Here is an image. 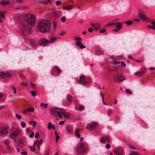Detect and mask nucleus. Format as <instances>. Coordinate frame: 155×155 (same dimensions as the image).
Listing matches in <instances>:
<instances>
[{
    "mask_svg": "<svg viewBox=\"0 0 155 155\" xmlns=\"http://www.w3.org/2000/svg\"><path fill=\"white\" fill-rule=\"evenodd\" d=\"M110 145L109 143L107 144L106 145V147L107 149L110 148Z\"/></svg>",
    "mask_w": 155,
    "mask_h": 155,
    "instance_id": "nucleus-61",
    "label": "nucleus"
},
{
    "mask_svg": "<svg viewBox=\"0 0 155 155\" xmlns=\"http://www.w3.org/2000/svg\"><path fill=\"white\" fill-rule=\"evenodd\" d=\"M74 38V40L77 41V43H76V45L77 46L79 45V44H80L81 41L82 39L80 37H75Z\"/></svg>",
    "mask_w": 155,
    "mask_h": 155,
    "instance_id": "nucleus-13",
    "label": "nucleus"
},
{
    "mask_svg": "<svg viewBox=\"0 0 155 155\" xmlns=\"http://www.w3.org/2000/svg\"><path fill=\"white\" fill-rule=\"evenodd\" d=\"M101 95L102 97V101H103V104H104V105H106V104L105 103L104 101V96L103 94L101 93Z\"/></svg>",
    "mask_w": 155,
    "mask_h": 155,
    "instance_id": "nucleus-47",
    "label": "nucleus"
},
{
    "mask_svg": "<svg viewBox=\"0 0 155 155\" xmlns=\"http://www.w3.org/2000/svg\"><path fill=\"white\" fill-rule=\"evenodd\" d=\"M49 43V40L43 38H40L38 40V44L41 46H45L47 45Z\"/></svg>",
    "mask_w": 155,
    "mask_h": 155,
    "instance_id": "nucleus-7",
    "label": "nucleus"
},
{
    "mask_svg": "<svg viewBox=\"0 0 155 155\" xmlns=\"http://www.w3.org/2000/svg\"><path fill=\"white\" fill-rule=\"evenodd\" d=\"M100 28V27H99V25H95V26H94V28L95 29H98V28Z\"/></svg>",
    "mask_w": 155,
    "mask_h": 155,
    "instance_id": "nucleus-59",
    "label": "nucleus"
},
{
    "mask_svg": "<svg viewBox=\"0 0 155 155\" xmlns=\"http://www.w3.org/2000/svg\"><path fill=\"white\" fill-rule=\"evenodd\" d=\"M106 31V29L105 28H103L99 32L100 33H103L104 32Z\"/></svg>",
    "mask_w": 155,
    "mask_h": 155,
    "instance_id": "nucleus-60",
    "label": "nucleus"
},
{
    "mask_svg": "<svg viewBox=\"0 0 155 155\" xmlns=\"http://www.w3.org/2000/svg\"><path fill=\"white\" fill-rule=\"evenodd\" d=\"M124 80V76L122 74H117L114 75V81L117 83H120Z\"/></svg>",
    "mask_w": 155,
    "mask_h": 155,
    "instance_id": "nucleus-5",
    "label": "nucleus"
},
{
    "mask_svg": "<svg viewBox=\"0 0 155 155\" xmlns=\"http://www.w3.org/2000/svg\"><path fill=\"white\" fill-rule=\"evenodd\" d=\"M10 3V1L9 0L5 1L2 0L0 1V5H8Z\"/></svg>",
    "mask_w": 155,
    "mask_h": 155,
    "instance_id": "nucleus-18",
    "label": "nucleus"
},
{
    "mask_svg": "<svg viewBox=\"0 0 155 155\" xmlns=\"http://www.w3.org/2000/svg\"><path fill=\"white\" fill-rule=\"evenodd\" d=\"M114 152L115 153L118 154V155H121L123 153V150L121 149L118 148L114 150Z\"/></svg>",
    "mask_w": 155,
    "mask_h": 155,
    "instance_id": "nucleus-11",
    "label": "nucleus"
},
{
    "mask_svg": "<svg viewBox=\"0 0 155 155\" xmlns=\"http://www.w3.org/2000/svg\"><path fill=\"white\" fill-rule=\"evenodd\" d=\"M41 3L44 4H48L46 0H44L41 1Z\"/></svg>",
    "mask_w": 155,
    "mask_h": 155,
    "instance_id": "nucleus-54",
    "label": "nucleus"
},
{
    "mask_svg": "<svg viewBox=\"0 0 155 155\" xmlns=\"http://www.w3.org/2000/svg\"><path fill=\"white\" fill-rule=\"evenodd\" d=\"M78 46H79L80 48L81 49H83L84 48H85V46L83 45H80V44H79V45Z\"/></svg>",
    "mask_w": 155,
    "mask_h": 155,
    "instance_id": "nucleus-57",
    "label": "nucleus"
},
{
    "mask_svg": "<svg viewBox=\"0 0 155 155\" xmlns=\"http://www.w3.org/2000/svg\"><path fill=\"white\" fill-rule=\"evenodd\" d=\"M51 110V114L54 116H56L57 111H58L55 110H54L52 109H50Z\"/></svg>",
    "mask_w": 155,
    "mask_h": 155,
    "instance_id": "nucleus-23",
    "label": "nucleus"
},
{
    "mask_svg": "<svg viewBox=\"0 0 155 155\" xmlns=\"http://www.w3.org/2000/svg\"><path fill=\"white\" fill-rule=\"evenodd\" d=\"M66 98L68 101V102H71L73 100V97L72 96L69 94L66 96Z\"/></svg>",
    "mask_w": 155,
    "mask_h": 155,
    "instance_id": "nucleus-19",
    "label": "nucleus"
},
{
    "mask_svg": "<svg viewBox=\"0 0 155 155\" xmlns=\"http://www.w3.org/2000/svg\"><path fill=\"white\" fill-rule=\"evenodd\" d=\"M116 26L117 29H120L122 28V25L120 23H117L114 25Z\"/></svg>",
    "mask_w": 155,
    "mask_h": 155,
    "instance_id": "nucleus-24",
    "label": "nucleus"
},
{
    "mask_svg": "<svg viewBox=\"0 0 155 155\" xmlns=\"http://www.w3.org/2000/svg\"><path fill=\"white\" fill-rule=\"evenodd\" d=\"M146 69H143V70H142L141 71L139 72H136V73H135V75H136L141 76L144 74V73L146 72Z\"/></svg>",
    "mask_w": 155,
    "mask_h": 155,
    "instance_id": "nucleus-15",
    "label": "nucleus"
},
{
    "mask_svg": "<svg viewBox=\"0 0 155 155\" xmlns=\"http://www.w3.org/2000/svg\"><path fill=\"white\" fill-rule=\"evenodd\" d=\"M3 143L5 144L6 145H8L10 143V140L8 139H6L5 140Z\"/></svg>",
    "mask_w": 155,
    "mask_h": 155,
    "instance_id": "nucleus-38",
    "label": "nucleus"
},
{
    "mask_svg": "<svg viewBox=\"0 0 155 155\" xmlns=\"http://www.w3.org/2000/svg\"><path fill=\"white\" fill-rule=\"evenodd\" d=\"M21 126L22 127H24L25 126V122H22L21 123Z\"/></svg>",
    "mask_w": 155,
    "mask_h": 155,
    "instance_id": "nucleus-53",
    "label": "nucleus"
},
{
    "mask_svg": "<svg viewBox=\"0 0 155 155\" xmlns=\"http://www.w3.org/2000/svg\"><path fill=\"white\" fill-rule=\"evenodd\" d=\"M30 86L31 88L33 89H35L36 87V85L35 84L31 82H30Z\"/></svg>",
    "mask_w": 155,
    "mask_h": 155,
    "instance_id": "nucleus-30",
    "label": "nucleus"
},
{
    "mask_svg": "<svg viewBox=\"0 0 155 155\" xmlns=\"http://www.w3.org/2000/svg\"><path fill=\"white\" fill-rule=\"evenodd\" d=\"M29 147L31 150L32 151H34L35 149V148L33 147H32L31 146H29Z\"/></svg>",
    "mask_w": 155,
    "mask_h": 155,
    "instance_id": "nucleus-56",
    "label": "nucleus"
},
{
    "mask_svg": "<svg viewBox=\"0 0 155 155\" xmlns=\"http://www.w3.org/2000/svg\"><path fill=\"white\" fill-rule=\"evenodd\" d=\"M5 12L4 11H0V15L1 18L4 19L5 18Z\"/></svg>",
    "mask_w": 155,
    "mask_h": 155,
    "instance_id": "nucleus-37",
    "label": "nucleus"
},
{
    "mask_svg": "<svg viewBox=\"0 0 155 155\" xmlns=\"http://www.w3.org/2000/svg\"><path fill=\"white\" fill-rule=\"evenodd\" d=\"M48 128L50 130L52 128V125L51 122H49L48 124Z\"/></svg>",
    "mask_w": 155,
    "mask_h": 155,
    "instance_id": "nucleus-45",
    "label": "nucleus"
},
{
    "mask_svg": "<svg viewBox=\"0 0 155 155\" xmlns=\"http://www.w3.org/2000/svg\"><path fill=\"white\" fill-rule=\"evenodd\" d=\"M127 145L130 148H131V149H136V147H134V146H131L130 144L129 143H127Z\"/></svg>",
    "mask_w": 155,
    "mask_h": 155,
    "instance_id": "nucleus-43",
    "label": "nucleus"
},
{
    "mask_svg": "<svg viewBox=\"0 0 155 155\" xmlns=\"http://www.w3.org/2000/svg\"><path fill=\"white\" fill-rule=\"evenodd\" d=\"M57 39V38H51L50 39V40L49 41V43H52L54 42Z\"/></svg>",
    "mask_w": 155,
    "mask_h": 155,
    "instance_id": "nucleus-35",
    "label": "nucleus"
},
{
    "mask_svg": "<svg viewBox=\"0 0 155 155\" xmlns=\"http://www.w3.org/2000/svg\"><path fill=\"white\" fill-rule=\"evenodd\" d=\"M97 123L94 122H92L87 124L86 129L87 130H92L95 128L97 126Z\"/></svg>",
    "mask_w": 155,
    "mask_h": 155,
    "instance_id": "nucleus-8",
    "label": "nucleus"
},
{
    "mask_svg": "<svg viewBox=\"0 0 155 155\" xmlns=\"http://www.w3.org/2000/svg\"><path fill=\"white\" fill-rule=\"evenodd\" d=\"M20 130L16 127H13L11 128L9 132V137L12 139H15L19 134Z\"/></svg>",
    "mask_w": 155,
    "mask_h": 155,
    "instance_id": "nucleus-3",
    "label": "nucleus"
},
{
    "mask_svg": "<svg viewBox=\"0 0 155 155\" xmlns=\"http://www.w3.org/2000/svg\"><path fill=\"white\" fill-rule=\"evenodd\" d=\"M88 148L87 144L85 143H82L78 146L76 150L78 154H83L86 152Z\"/></svg>",
    "mask_w": 155,
    "mask_h": 155,
    "instance_id": "nucleus-4",
    "label": "nucleus"
},
{
    "mask_svg": "<svg viewBox=\"0 0 155 155\" xmlns=\"http://www.w3.org/2000/svg\"><path fill=\"white\" fill-rule=\"evenodd\" d=\"M23 27L24 29L26 31H31V29L28 27L27 26L26 24H23Z\"/></svg>",
    "mask_w": 155,
    "mask_h": 155,
    "instance_id": "nucleus-26",
    "label": "nucleus"
},
{
    "mask_svg": "<svg viewBox=\"0 0 155 155\" xmlns=\"http://www.w3.org/2000/svg\"><path fill=\"white\" fill-rule=\"evenodd\" d=\"M65 118H68L70 117L71 115L69 113L66 112L64 115H63Z\"/></svg>",
    "mask_w": 155,
    "mask_h": 155,
    "instance_id": "nucleus-33",
    "label": "nucleus"
},
{
    "mask_svg": "<svg viewBox=\"0 0 155 155\" xmlns=\"http://www.w3.org/2000/svg\"><path fill=\"white\" fill-rule=\"evenodd\" d=\"M0 77L2 78H5V72H0Z\"/></svg>",
    "mask_w": 155,
    "mask_h": 155,
    "instance_id": "nucleus-39",
    "label": "nucleus"
},
{
    "mask_svg": "<svg viewBox=\"0 0 155 155\" xmlns=\"http://www.w3.org/2000/svg\"><path fill=\"white\" fill-rule=\"evenodd\" d=\"M139 17L142 20L146 21L147 20V18L146 15L142 13H140L138 15Z\"/></svg>",
    "mask_w": 155,
    "mask_h": 155,
    "instance_id": "nucleus-14",
    "label": "nucleus"
},
{
    "mask_svg": "<svg viewBox=\"0 0 155 155\" xmlns=\"http://www.w3.org/2000/svg\"><path fill=\"white\" fill-rule=\"evenodd\" d=\"M113 112V110L111 109H109L107 111V114L108 116L111 115Z\"/></svg>",
    "mask_w": 155,
    "mask_h": 155,
    "instance_id": "nucleus-40",
    "label": "nucleus"
},
{
    "mask_svg": "<svg viewBox=\"0 0 155 155\" xmlns=\"http://www.w3.org/2000/svg\"><path fill=\"white\" fill-rule=\"evenodd\" d=\"M39 137V134L38 132H37L35 133V137L36 138H38Z\"/></svg>",
    "mask_w": 155,
    "mask_h": 155,
    "instance_id": "nucleus-51",
    "label": "nucleus"
},
{
    "mask_svg": "<svg viewBox=\"0 0 155 155\" xmlns=\"http://www.w3.org/2000/svg\"><path fill=\"white\" fill-rule=\"evenodd\" d=\"M95 54L97 55H99L103 54V51L100 50H97L95 52Z\"/></svg>",
    "mask_w": 155,
    "mask_h": 155,
    "instance_id": "nucleus-41",
    "label": "nucleus"
},
{
    "mask_svg": "<svg viewBox=\"0 0 155 155\" xmlns=\"http://www.w3.org/2000/svg\"><path fill=\"white\" fill-rule=\"evenodd\" d=\"M49 149H47L45 153V155H49Z\"/></svg>",
    "mask_w": 155,
    "mask_h": 155,
    "instance_id": "nucleus-64",
    "label": "nucleus"
},
{
    "mask_svg": "<svg viewBox=\"0 0 155 155\" xmlns=\"http://www.w3.org/2000/svg\"><path fill=\"white\" fill-rule=\"evenodd\" d=\"M54 108L58 110H61V112L63 115H64L66 113L65 110H64L63 109H62L61 108H57L55 107H54Z\"/></svg>",
    "mask_w": 155,
    "mask_h": 155,
    "instance_id": "nucleus-31",
    "label": "nucleus"
},
{
    "mask_svg": "<svg viewBox=\"0 0 155 155\" xmlns=\"http://www.w3.org/2000/svg\"><path fill=\"white\" fill-rule=\"evenodd\" d=\"M54 108L58 110H61V112L63 115H64L66 113L65 110H64L63 109H62L61 108H57L55 107H54Z\"/></svg>",
    "mask_w": 155,
    "mask_h": 155,
    "instance_id": "nucleus-32",
    "label": "nucleus"
},
{
    "mask_svg": "<svg viewBox=\"0 0 155 155\" xmlns=\"http://www.w3.org/2000/svg\"><path fill=\"white\" fill-rule=\"evenodd\" d=\"M56 4L57 5H59L61 4V2L60 1L58 0L56 2Z\"/></svg>",
    "mask_w": 155,
    "mask_h": 155,
    "instance_id": "nucleus-62",
    "label": "nucleus"
},
{
    "mask_svg": "<svg viewBox=\"0 0 155 155\" xmlns=\"http://www.w3.org/2000/svg\"><path fill=\"white\" fill-rule=\"evenodd\" d=\"M78 83L82 85H86L87 84V82L86 81L85 77L83 75H81L79 78Z\"/></svg>",
    "mask_w": 155,
    "mask_h": 155,
    "instance_id": "nucleus-10",
    "label": "nucleus"
},
{
    "mask_svg": "<svg viewBox=\"0 0 155 155\" xmlns=\"http://www.w3.org/2000/svg\"><path fill=\"white\" fill-rule=\"evenodd\" d=\"M48 105V104H44L43 103H42L40 104V106L42 108H43L44 107L46 108L47 107Z\"/></svg>",
    "mask_w": 155,
    "mask_h": 155,
    "instance_id": "nucleus-29",
    "label": "nucleus"
},
{
    "mask_svg": "<svg viewBox=\"0 0 155 155\" xmlns=\"http://www.w3.org/2000/svg\"><path fill=\"white\" fill-rule=\"evenodd\" d=\"M133 22L131 21H128L126 22L125 24L127 25H130L132 24Z\"/></svg>",
    "mask_w": 155,
    "mask_h": 155,
    "instance_id": "nucleus-46",
    "label": "nucleus"
},
{
    "mask_svg": "<svg viewBox=\"0 0 155 155\" xmlns=\"http://www.w3.org/2000/svg\"><path fill=\"white\" fill-rule=\"evenodd\" d=\"M151 24L153 25H148V27L149 28H152L154 30H155V22L151 21Z\"/></svg>",
    "mask_w": 155,
    "mask_h": 155,
    "instance_id": "nucleus-22",
    "label": "nucleus"
},
{
    "mask_svg": "<svg viewBox=\"0 0 155 155\" xmlns=\"http://www.w3.org/2000/svg\"><path fill=\"white\" fill-rule=\"evenodd\" d=\"M81 129L80 128H77L74 131V133L76 136L78 138H80V135L79 134V132L81 131Z\"/></svg>",
    "mask_w": 155,
    "mask_h": 155,
    "instance_id": "nucleus-16",
    "label": "nucleus"
},
{
    "mask_svg": "<svg viewBox=\"0 0 155 155\" xmlns=\"http://www.w3.org/2000/svg\"><path fill=\"white\" fill-rule=\"evenodd\" d=\"M29 112V110L28 109H25L22 111V113L24 114H25Z\"/></svg>",
    "mask_w": 155,
    "mask_h": 155,
    "instance_id": "nucleus-44",
    "label": "nucleus"
},
{
    "mask_svg": "<svg viewBox=\"0 0 155 155\" xmlns=\"http://www.w3.org/2000/svg\"><path fill=\"white\" fill-rule=\"evenodd\" d=\"M9 129L8 126L2 127L0 129V135L3 137H5L7 134Z\"/></svg>",
    "mask_w": 155,
    "mask_h": 155,
    "instance_id": "nucleus-6",
    "label": "nucleus"
},
{
    "mask_svg": "<svg viewBox=\"0 0 155 155\" xmlns=\"http://www.w3.org/2000/svg\"><path fill=\"white\" fill-rule=\"evenodd\" d=\"M100 141L103 143H105V139L104 137H102L100 139Z\"/></svg>",
    "mask_w": 155,
    "mask_h": 155,
    "instance_id": "nucleus-42",
    "label": "nucleus"
},
{
    "mask_svg": "<svg viewBox=\"0 0 155 155\" xmlns=\"http://www.w3.org/2000/svg\"><path fill=\"white\" fill-rule=\"evenodd\" d=\"M24 140L22 139L18 140L17 143V145L19 148H22L24 146Z\"/></svg>",
    "mask_w": 155,
    "mask_h": 155,
    "instance_id": "nucleus-12",
    "label": "nucleus"
},
{
    "mask_svg": "<svg viewBox=\"0 0 155 155\" xmlns=\"http://www.w3.org/2000/svg\"><path fill=\"white\" fill-rule=\"evenodd\" d=\"M42 140H40L37 145V147L39 150H40V146L42 144Z\"/></svg>",
    "mask_w": 155,
    "mask_h": 155,
    "instance_id": "nucleus-36",
    "label": "nucleus"
},
{
    "mask_svg": "<svg viewBox=\"0 0 155 155\" xmlns=\"http://www.w3.org/2000/svg\"><path fill=\"white\" fill-rule=\"evenodd\" d=\"M61 20L62 22H64L66 20V18L64 16L62 17L61 18Z\"/></svg>",
    "mask_w": 155,
    "mask_h": 155,
    "instance_id": "nucleus-55",
    "label": "nucleus"
},
{
    "mask_svg": "<svg viewBox=\"0 0 155 155\" xmlns=\"http://www.w3.org/2000/svg\"><path fill=\"white\" fill-rule=\"evenodd\" d=\"M15 117L17 118L19 120L21 119V115L18 114H15Z\"/></svg>",
    "mask_w": 155,
    "mask_h": 155,
    "instance_id": "nucleus-48",
    "label": "nucleus"
},
{
    "mask_svg": "<svg viewBox=\"0 0 155 155\" xmlns=\"http://www.w3.org/2000/svg\"><path fill=\"white\" fill-rule=\"evenodd\" d=\"M132 153H129V155H139L140 153L139 152L131 151Z\"/></svg>",
    "mask_w": 155,
    "mask_h": 155,
    "instance_id": "nucleus-34",
    "label": "nucleus"
},
{
    "mask_svg": "<svg viewBox=\"0 0 155 155\" xmlns=\"http://www.w3.org/2000/svg\"><path fill=\"white\" fill-rule=\"evenodd\" d=\"M126 93H128L130 95H131L132 94V93L131 91L128 89H126Z\"/></svg>",
    "mask_w": 155,
    "mask_h": 155,
    "instance_id": "nucleus-50",
    "label": "nucleus"
},
{
    "mask_svg": "<svg viewBox=\"0 0 155 155\" xmlns=\"http://www.w3.org/2000/svg\"><path fill=\"white\" fill-rule=\"evenodd\" d=\"M84 107L82 105L80 104L79 107L78 108L76 106L75 107V109L77 110L81 111L84 109Z\"/></svg>",
    "mask_w": 155,
    "mask_h": 155,
    "instance_id": "nucleus-17",
    "label": "nucleus"
},
{
    "mask_svg": "<svg viewBox=\"0 0 155 155\" xmlns=\"http://www.w3.org/2000/svg\"><path fill=\"white\" fill-rule=\"evenodd\" d=\"M12 76V74L10 72L8 71L5 73V78L10 77Z\"/></svg>",
    "mask_w": 155,
    "mask_h": 155,
    "instance_id": "nucleus-21",
    "label": "nucleus"
},
{
    "mask_svg": "<svg viewBox=\"0 0 155 155\" xmlns=\"http://www.w3.org/2000/svg\"><path fill=\"white\" fill-rule=\"evenodd\" d=\"M54 69L58 72V74H60L61 72V70L57 66H55L54 67Z\"/></svg>",
    "mask_w": 155,
    "mask_h": 155,
    "instance_id": "nucleus-27",
    "label": "nucleus"
},
{
    "mask_svg": "<svg viewBox=\"0 0 155 155\" xmlns=\"http://www.w3.org/2000/svg\"><path fill=\"white\" fill-rule=\"evenodd\" d=\"M30 93L33 96H35L36 95V93L34 91H31Z\"/></svg>",
    "mask_w": 155,
    "mask_h": 155,
    "instance_id": "nucleus-49",
    "label": "nucleus"
},
{
    "mask_svg": "<svg viewBox=\"0 0 155 155\" xmlns=\"http://www.w3.org/2000/svg\"><path fill=\"white\" fill-rule=\"evenodd\" d=\"M12 88L14 91V93L15 94H16V89L15 87L14 86H13L12 87Z\"/></svg>",
    "mask_w": 155,
    "mask_h": 155,
    "instance_id": "nucleus-58",
    "label": "nucleus"
},
{
    "mask_svg": "<svg viewBox=\"0 0 155 155\" xmlns=\"http://www.w3.org/2000/svg\"><path fill=\"white\" fill-rule=\"evenodd\" d=\"M73 7L72 5L65 6L63 7V9L65 10H69L72 9Z\"/></svg>",
    "mask_w": 155,
    "mask_h": 155,
    "instance_id": "nucleus-20",
    "label": "nucleus"
},
{
    "mask_svg": "<svg viewBox=\"0 0 155 155\" xmlns=\"http://www.w3.org/2000/svg\"><path fill=\"white\" fill-rule=\"evenodd\" d=\"M53 13L54 16H57L61 14V11H57L53 12Z\"/></svg>",
    "mask_w": 155,
    "mask_h": 155,
    "instance_id": "nucleus-25",
    "label": "nucleus"
},
{
    "mask_svg": "<svg viewBox=\"0 0 155 155\" xmlns=\"http://www.w3.org/2000/svg\"><path fill=\"white\" fill-rule=\"evenodd\" d=\"M30 44L32 46H35L36 45V42L35 41L33 40H30Z\"/></svg>",
    "mask_w": 155,
    "mask_h": 155,
    "instance_id": "nucleus-28",
    "label": "nucleus"
},
{
    "mask_svg": "<svg viewBox=\"0 0 155 155\" xmlns=\"http://www.w3.org/2000/svg\"><path fill=\"white\" fill-rule=\"evenodd\" d=\"M113 63L114 64L115 68L116 69L117 68V67H120L119 66L120 64L121 66L124 67H125L126 66V64L123 62H120L116 60H114L113 61Z\"/></svg>",
    "mask_w": 155,
    "mask_h": 155,
    "instance_id": "nucleus-9",
    "label": "nucleus"
},
{
    "mask_svg": "<svg viewBox=\"0 0 155 155\" xmlns=\"http://www.w3.org/2000/svg\"><path fill=\"white\" fill-rule=\"evenodd\" d=\"M57 114L58 116L60 118H62V116L61 113L58 111H57Z\"/></svg>",
    "mask_w": 155,
    "mask_h": 155,
    "instance_id": "nucleus-52",
    "label": "nucleus"
},
{
    "mask_svg": "<svg viewBox=\"0 0 155 155\" xmlns=\"http://www.w3.org/2000/svg\"><path fill=\"white\" fill-rule=\"evenodd\" d=\"M66 129L67 132H70L71 131V129L70 128H69V127H66Z\"/></svg>",
    "mask_w": 155,
    "mask_h": 155,
    "instance_id": "nucleus-63",
    "label": "nucleus"
},
{
    "mask_svg": "<svg viewBox=\"0 0 155 155\" xmlns=\"http://www.w3.org/2000/svg\"><path fill=\"white\" fill-rule=\"evenodd\" d=\"M51 24L50 21L47 19H43L39 21L37 29L41 33L49 32L51 29Z\"/></svg>",
    "mask_w": 155,
    "mask_h": 155,
    "instance_id": "nucleus-1",
    "label": "nucleus"
},
{
    "mask_svg": "<svg viewBox=\"0 0 155 155\" xmlns=\"http://www.w3.org/2000/svg\"><path fill=\"white\" fill-rule=\"evenodd\" d=\"M24 19L29 25L32 27L35 25L36 20V17L33 14H27L25 16Z\"/></svg>",
    "mask_w": 155,
    "mask_h": 155,
    "instance_id": "nucleus-2",
    "label": "nucleus"
}]
</instances>
